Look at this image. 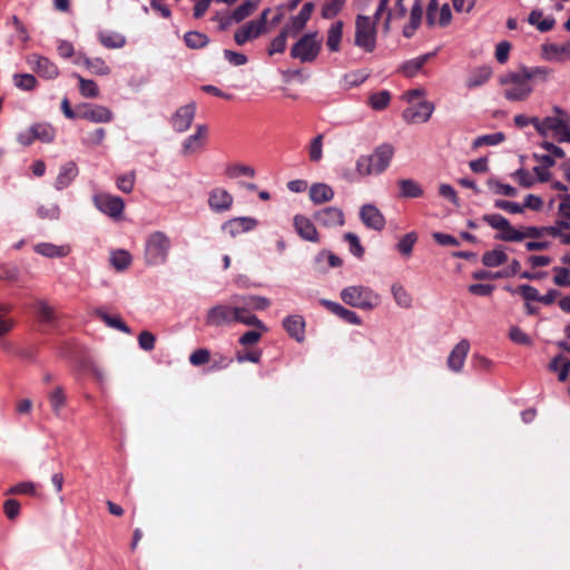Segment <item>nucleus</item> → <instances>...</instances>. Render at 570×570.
Masks as SVG:
<instances>
[{"label":"nucleus","instance_id":"aec40b11","mask_svg":"<svg viewBox=\"0 0 570 570\" xmlns=\"http://www.w3.org/2000/svg\"><path fill=\"white\" fill-rule=\"evenodd\" d=\"M293 225L296 233L304 240L317 243L320 240L318 233L312 220L303 215H295Z\"/></svg>","mask_w":570,"mask_h":570},{"label":"nucleus","instance_id":"f257e3e1","mask_svg":"<svg viewBox=\"0 0 570 570\" xmlns=\"http://www.w3.org/2000/svg\"><path fill=\"white\" fill-rule=\"evenodd\" d=\"M234 322L267 331L266 325L253 313H246L245 308H240L239 303L234 302V297L230 304H217L206 313V324L209 326L219 327Z\"/></svg>","mask_w":570,"mask_h":570},{"label":"nucleus","instance_id":"37998d69","mask_svg":"<svg viewBox=\"0 0 570 570\" xmlns=\"http://www.w3.org/2000/svg\"><path fill=\"white\" fill-rule=\"evenodd\" d=\"M79 81V91L82 97L97 98L99 96V88L94 80L85 79L79 75H75Z\"/></svg>","mask_w":570,"mask_h":570},{"label":"nucleus","instance_id":"c756f323","mask_svg":"<svg viewBox=\"0 0 570 570\" xmlns=\"http://www.w3.org/2000/svg\"><path fill=\"white\" fill-rule=\"evenodd\" d=\"M344 23L341 20L334 22L327 30L326 46L330 51L337 52L341 49Z\"/></svg>","mask_w":570,"mask_h":570},{"label":"nucleus","instance_id":"dca6fc26","mask_svg":"<svg viewBox=\"0 0 570 570\" xmlns=\"http://www.w3.org/2000/svg\"><path fill=\"white\" fill-rule=\"evenodd\" d=\"M470 351V343L468 340H461L450 352L446 364L449 370L454 373H460L463 370L466 356Z\"/></svg>","mask_w":570,"mask_h":570},{"label":"nucleus","instance_id":"b1692460","mask_svg":"<svg viewBox=\"0 0 570 570\" xmlns=\"http://www.w3.org/2000/svg\"><path fill=\"white\" fill-rule=\"evenodd\" d=\"M314 4L312 2H306L303 4L298 14L291 19V23L287 24L286 27L289 28L293 36L297 35L305 28L307 21L312 16Z\"/></svg>","mask_w":570,"mask_h":570},{"label":"nucleus","instance_id":"3c124183","mask_svg":"<svg viewBox=\"0 0 570 570\" xmlns=\"http://www.w3.org/2000/svg\"><path fill=\"white\" fill-rule=\"evenodd\" d=\"M49 401L52 411L56 415L60 414V411L66 404V395L61 386H56L55 390L49 394Z\"/></svg>","mask_w":570,"mask_h":570},{"label":"nucleus","instance_id":"680f3d73","mask_svg":"<svg viewBox=\"0 0 570 570\" xmlns=\"http://www.w3.org/2000/svg\"><path fill=\"white\" fill-rule=\"evenodd\" d=\"M210 360V352L209 350L207 348H198V350H195L190 355H189V362L191 365L194 366H200V365H204L206 363H208Z\"/></svg>","mask_w":570,"mask_h":570},{"label":"nucleus","instance_id":"4d7b16f0","mask_svg":"<svg viewBox=\"0 0 570 570\" xmlns=\"http://www.w3.org/2000/svg\"><path fill=\"white\" fill-rule=\"evenodd\" d=\"M309 159L313 163H318L323 157V135H317L309 144L308 148Z\"/></svg>","mask_w":570,"mask_h":570},{"label":"nucleus","instance_id":"13d9d810","mask_svg":"<svg viewBox=\"0 0 570 570\" xmlns=\"http://www.w3.org/2000/svg\"><path fill=\"white\" fill-rule=\"evenodd\" d=\"M86 68L95 75L105 76L110 72V68L100 58H86Z\"/></svg>","mask_w":570,"mask_h":570},{"label":"nucleus","instance_id":"69168bd1","mask_svg":"<svg viewBox=\"0 0 570 570\" xmlns=\"http://www.w3.org/2000/svg\"><path fill=\"white\" fill-rule=\"evenodd\" d=\"M344 238L350 244L351 253L356 257H362L364 254V248L361 245L357 235L353 233H346Z\"/></svg>","mask_w":570,"mask_h":570},{"label":"nucleus","instance_id":"412c9836","mask_svg":"<svg viewBox=\"0 0 570 570\" xmlns=\"http://www.w3.org/2000/svg\"><path fill=\"white\" fill-rule=\"evenodd\" d=\"M257 225V220L252 217H236L227 220L223 225V230L235 237L242 233L254 229Z\"/></svg>","mask_w":570,"mask_h":570},{"label":"nucleus","instance_id":"49530a36","mask_svg":"<svg viewBox=\"0 0 570 570\" xmlns=\"http://www.w3.org/2000/svg\"><path fill=\"white\" fill-rule=\"evenodd\" d=\"M406 13V8L404 6V0H396L394 7L389 10L387 16L384 21V29L389 31L391 28V22L394 19H402Z\"/></svg>","mask_w":570,"mask_h":570},{"label":"nucleus","instance_id":"9b49d317","mask_svg":"<svg viewBox=\"0 0 570 570\" xmlns=\"http://www.w3.org/2000/svg\"><path fill=\"white\" fill-rule=\"evenodd\" d=\"M433 111L434 105L430 101L423 100L404 109L402 118L409 124H423L431 118Z\"/></svg>","mask_w":570,"mask_h":570},{"label":"nucleus","instance_id":"6e6552de","mask_svg":"<svg viewBox=\"0 0 570 570\" xmlns=\"http://www.w3.org/2000/svg\"><path fill=\"white\" fill-rule=\"evenodd\" d=\"M322 48V39L317 32L304 35L291 49V56L298 59L303 63L314 61L320 55Z\"/></svg>","mask_w":570,"mask_h":570},{"label":"nucleus","instance_id":"a18cd8bd","mask_svg":"<svg viewBox=\"0 0 570 570\" xmlns=\"http://www.w3.org/2000/svg\"><path fill=\"white\" fill-rule=\"evenodd\" d=\"M517 238L513 242H521L525 238H539L547 235L546 227H522L521 229L515 228Z\"/></svg>","mask_w":570,"mask_h":570},{"label":"nucleus","instance_id":"4be33fe9","mask_svg":"<svg viewBox=\"0 0 570 570\" xmlns=\"http://www.w3.org/2000/svg\"><path fill=\"white\" fill-rule=\"evenodd\" d=\"M234 302L239 303L240 308H245L246 313L264 311L271 305L268 298L258 295L234 296Z\"/></svg>","mask_w":570,"mask_h":570},{"label":"nucleus","instance_id":"2eb2a0df","mask_svg":"<svg viewBox=\"0 0 570 570\" xmlns=\"http://www.w3.org/2000/svg\"><path fill=\"white\" fill-rule=\"evenodd\" d=\"M78 117L89 120L91 122H109L112 120V112L109 108L100 105L89 106L83 105L78 108Z\"/></svg>","mask_w":570,"mask_h":570},{"label":"nucleus","instance_id":"7ed1b4c3","mask_svg":"<svg viewBox=\"0 0 570 570\" xmlns=\"http://www.w3.org/2000/svg\"><path fill=\"white\" fill-rule=\"evenodd\" d=\"M499 82L504 88V98L510 101H525L533 92V86L521 66L502 75Z\"/></svg>","mask_w":570,"mask_h":570},{"label":"nucleus","instance_id":"72a5a7b5","mask_svg":"<svg viewBox=\"0 0 570 570\" xmlns=\"http://www.w3.org/2000/svg\"><path fill=\"white\" fill-rule=\"evenodd\" d=\"M397 185L400 188V197L402 198H416L423 195L422 187L411 178L400 179Z\"/></svg>","mask_w":570,"mask_h":570},{"label":"nucleus","instance_id":"4468645a","mask_svg":"<svg viewBox=\"0 0 570 570\" xmlns=\"http://www.w3.org/2000/svg\"><path fill=\"white\" fill-rule=\"evenodd\" d=\"M360 218L367 228L373 230L380 232L385 227L384 215L372 204H365L361 207Z\"/></svg>","mask_w":570,"mask_h":570},{"label":"nucleus","instance_id":"ea45409f","mask_svg":"<svg viewBox=\"0 0 570 570\" xmlns=\"http://www.w3.org/2000/svg\"><path fill=\"white\" fill-rule=\"evenodd\" d=\"M507 261L508 255L500 247L485 252L482 256V263L487 267H498Z\"/></svg>","mask_w":570,"mask_h":570},{"label":"nucleus","instance_id":"423d86ee","mask_svg":"<svg viewBox=\"0 0 570 570\" xmlns=\"http://www.w3.org/2000/svg\"><path fill=\"white\" fill-rule=\"evenodd\" d=\"M376 26L372 18L357 14L355 18L354 45L365 52H373L376 48Z\"/></svg>","mask_w":570,"mask_h":570},{"label":"nucleus","instance_id":"0e129e2a","mask_svg":"<svg viewBox=\"0 0 570 570\" xmlns=\"http://www.w3.org/2000/svg\"><path fill=\"white\" fill-rule=\"evenodd\" d=\"M490 188L495 193L504 196L514 197L517 195V189L508 184H501L495 180H489Z\"/></svg>","mask_w":570,"mask_h":570},{"label":"nucleus","instance_id":"0eeeda50","mask_svg":"<svg viewBox=\"0 0 570 570\" xmlns=\"http://www.w3.org/2000/svg\"><path fill=\"white\" fill-rule=\"evenodd\" d=\"M570 118L546 117L538 119L537 131L542 137L552 136L560 142H570Z\"/></svg>","mask_w":570,"mask_h":570},{"label":"nucleus","instance_id":"473e14b6","mask_svg":"<svg viewBox=\"0 0 570 570\" xmlns=\"http://www.w3.org/2000/svg\"><path fill=\"white\" fill-rule=\"evenodd\" d=\"M528 22L540 32H547L554 27L556 20L552 17L543 18V13L540 10H532L528 17Z\"/></svg>","mask_w":570,"mask_h":570},{"label":"nucleus","instance_id":"a19ab883","mask_svg":"<svg viewBox=\"0 0 570 570\" xmlns=\"http://www.w3.org/2000/svg\"><path fill=\"white\" fill-rule=\"evenodd\" d=\"M292 35V31L286 26L282 29L279 35L275 37L268 48V55L282 53L286 49L287 37Z\"/></svg>","mask_w":570,"mask_h":570},{"label":"nucleus","instance_id":"c9c22d12","mask_svg":"<svg viewBox=\"0 0 570 570\" xmlns=\"http://www.w3.org/2000/svg\"><path fill=\"white\" fill-rule=\"evenodd\" d=\"M109 263L118 272L126 271L131 264V255L124 249L112 250L109 255Z\"/></svg>","mask_w":570,"mask_h":570},{"label":"nucleus","instance_id":"e2e57ef3","mask_svg":"<svg viewBox=\"0 0 570 570\" xmlns=\"http://www.w3.org/2000/svg\"><path fill=\"white\" fill-rule=\"evenodd\" d=\"M117 187L124 193H131L135 186V174H124L117 177Z\"/></svg>","mask_w":570,"mask_h":570},{"label":"nucleus","instance_id":"f03ea898","mask_svg":"<svg viewBox=\"0 0 570 570\" xmlns=\"http://www.w3.org/2000/svg\"><path fill=\"white\" fill-rule=\"evenodd\" d=\"M394 149L391 145L379 146L371 155H363L356 159L355 174L358 177L381 175L391 164Z\"/></svg>","mask_w":570,"mask_h":570},{"label":"nucleus","instance_id":"6ab92c4d","mask_svg":"<svg viewBox=\"0 0 570 570\" xmlns=\"http://www.w3.org/2000/svg\"><path fill=\"white\" fill-rule=\"evenodd\" d=\"M233 196L224 188L217 187L210 190L208 197L209 208L215 213H224L232 208Z\"/></svg>","mask_w":570,"mask_h":570},{"label":"nucleus","instance_id":"58836bf2","mask_svg":"<svg viewBox=\"0 0 570 570\" xmlns=\"http://www.w3.org/2000/svg\"><path fill=\"white\" fill-rule=\"evenodd\" d=\"M492 70L488 66L476 68L468 78L466 86L469 88H476L484 85L491 77Z\"/></svg>","mask_w":570,"mask_h":570},{"label":"nucleus","instance_id":"f3484780","mask_svg":"<svg viewBox=\"0 0 570 570\" xmlns=\"http://www.w3.org/2000/svg\"><path fill=\"white\" fill-rule=\"evenodd\" d=\"M196 106L195 104H188L179 107L171 117L173 128L178 132L186 131L195 118Z\"/></svg>","mask_w":570,"mask_h":570},{"label":"nucleus","instance_id":"6e6d98bb","mask_svg":"<svg viewBox=\"0 0 570 570\" xmlns=\"http://www.w3.org/2000/svg\"><path fill=\"white\" fill-rule=\"evenodd\" d=\"M226 175L230 178H237L240 176L254 177L255 169L247 165L235 164L226 169Z\"/></svg>","mask_w":570,"mask_h":570},{"label":"nucleus","instance_id":"1a4fd4ad","mask_svg":"<svg viewBox=\"0 0 570 570\" xmlns=\"http://www.w3.org/2000/svg\"><path fill=\"white\" fill-rule=\"evenodd\" d=\"M26 62L31 70L45 79H56L59 76L58 66L47 57L38 53H30L27 56Z\"/></svg>","mask_w":570,"mask_h":570},{"label":"nucleus","instance_id":"a878e982","mask_svg":"<svg viewBox=\"0 0 570 570\" xmlns=\"http://www.w3.org/2000/svg\"><path fill=\"white\" fill-rule=\"evenodd\" d=\"M309 198L316 205L324 204L334 198V190L326 184L316 183L309 188Z\"/></svg>","mask_w":570,"mask_h":570},{"label":"nucleus","instance_id":"f8f14e48","mask_svg":"<svg viewBox=\"0 0 570 570\" xmlns=\"http://www.w3.org/2000/svg\"><path fill=\"white\" fill-rule=\"evenodd\" d=\"M482 219L488 223L492 228L498 229L500 233L497 238L504 242H513L517 238L515 228L510 222L500 214L484 215Z\"/></svg>","mask_w":570,"mask_h":570},{"label":"nucleus","instance_id":"8fccbe9b","mask_svg":"<svg viewBox=\"0 0 570 570\" xmlns=\"http://www.w3.org/2000/svg\"><path fill=\"white\" fill-rule=\"evenodd\" d=\"M13 83L21 90H32L37 87V79L31 73H16L13 76Z\"/></svg>","mask_w":570,"mask_h":570},{"label":"nucleus","instance_id":"338daca9","mask_svg":"<svg viewBox=\"0 0 570 570\" xmlns=\"http://www.w3.org/2000/svg\"><path fill=\"white\" fill-rule=\"evenodd\" d=\"M550 51L553 55L552 58L558 61L570 59V41L562 46L552 45Z\"/></svg>","mask_w":570,"mask_h":570},{"label":"nucleus","instance_id":"c03bdc74","mask_svg":"<svg viewBox=\"0 0 570 570\" xmlns=\"http://www.w3.org/2000/svg\"><path fill=\"white\" fill-rule=\"evenodd\" d=\"M346 0H325L322 7L321 14L324 19H332L336 17L343 9Z\"/></svg>","mask_w":570,"mask_h":570},{"label":"nucleus","instance_id":"5701e85b","mask_svg":"<svg viewBox=\"0 0 570 570\" xmlns=\"http://www.w3.org/2000/svg\"><path fill=\"white\" fill-rule=\"evenodd\" d=\"M78 175V167L76 163L68 161L60 167L59 174L56 178L55 187L58 190L67 188Z\"/></svg>","mask_w":570,"mask_h":570},{"label":"nucleus","instance_id":"052dcab7","mask_svg":"<svg viewBox=\"0 0 570 570\" xmlns=\"http://www.w3.org/2000/svg\"><path fill=\"white\" fill-rule=\"evenodd\" d=\"M503 140H504V135L502 132L484 135V136L478 137L474 140L473 147L478 148V147L483 146V145L494 146V145H498V144L502 142Z\"/></svg>","mask_w":570,"mask_h":570},{"label":"nucleus","instance_id":"20e7f679","mask_svg":"<svg viewBox=\"0 0 570 570\" xmlns=\"http://www.w3.org/2000/svg\"><path fill=\"white\" fill-rule=\"evenodd\" d=\"M171 248L169 236L161 232L155 230L150 233L144 246V261L148 266H160L167 262Z\"/></svg>","mask_w":570,"mask_h":570},{"label":"nucleus","instance_id":"864d4df0","mask_svg":"<svg viewBox=\"0 0 570 570\" xmlns=\"http://www.w3.org/2000/svg\"><path fill=\"white\" fill-rule=\"evenodd\" d=\"M185 42L191 49H199L208 43V37L197 31H190L185 35Z\"/></svg>","mask_w":570,"mask_h":570},{"label":"nucleus","instance_id":"603ef678","mask_svg":"<svg viewBox=\"0 0 570 570\" xmlns=\"http://www.w3.org/2000/svg\"><path fill=\"white\" fill-rule=\"evenodd\" d=\"M416 240H417V235L415 233L411 232V233H407L406 235H404L400 239L396 247L403 256L409 257L412 254V250H413V247H414V244L416 243Z\"/></svg>","mask_w":570,"mask_h":570},{"label":"nucleus","instance_id":"a211bd4d","mask_svg":"<svg viewBox=\"0 0 570 570\" xmlns=\"http://www.w3.org/2000/svg\"><path fill=\"white\" fill-rule=\"evenodd\" d=\"M314 219L324 227H336L344 225L343 212L334 206L325 207L314 214Z\"/></svg>","mask_w":570,"mask_h":570},{"label":"nucleus","instance_id":"393cba45","mask_svg":"<svg viewBox=\"0 0 570 570\" xmlns=\"http://www.w3.org/2000/svg\"><path fill=\"white\" fill-rule=\"evenodd\" d=\"M262 33L264 31L261 29V23H255L252 20L235 32L234 39L237 45L242 46L246 41L259 37Z\"/></svg>","mask_w":570,"mask_h":570},{"label":"nucleus","instance_id":"2f4dec72","mask_svg":"<svg viewBox=\"0 0 570 570\" xmlns=\"http://www.w3.org/2000/svg\"><path fill=\"white\" fill-rule=\"evenodd\" d=\"M391 293L397 306L406 309L412 307V295L403 285L400 283H393L391 286Z\"/></svg>","mask_w":570,"mask_h":570},{"label":"nucleus","instance_id":"5fc2aeb1","mask_svg":"<svg viewBox=\"0 0 570 570\" xmlns=\"http://www.w3.org/2000/svg\"><path fill=\"white\" fill-rule=\"evenodd\" d=\"M97 315L109 326L112 328H117L124 333L129 334V327L121 321V318L117 316H110L102 311H97Z\"/></svg>","mask_w":570,"mask_h":570},{"label":"nucleus","instance_id":"ddd939ff","mask_svg":"<svg viewBox=\"0 0 570 570\" xmlns=\"http://www.w3.org/2000/svg\"><path fill=\"white\" fill-rule=\"evenodd\" d=\"M452 13L448 3L440 8L438 0H430L426 9V23L434 26L439 23L445 27L451 22Z\"/></svg>","mask_w":570,"mask_h":570},{"label":"nucleus","instance_id":"cd10ccee","mask_svg":"<svg viewBox=\"0 0 570 570\" xmlns=\"http://www.w3.org/2000/svg\"><path fill=\"white\" fill-rule=\"evenodd\" d=\"M283 326L286 330V332L297 342H302L304 340L305 323L302 316L292 315L286 317L283 321Z\"/></svg>","mask_w":570,"mask_h":570},{"label":"nucleus","instance_id":"bf43d9fd","mask_svg":"<svg viewBox=\"0 0 570 570\" xmlns=\"http://www.w3.org/2000/svg\"><path fill=\"white\" fill-rule=\"evenodd\" d=\"M507 289H509L511 293L520 294L527 302H530V301L539 302V298H540V294H539L538 289L531 285L524 284V285H520L515 289H511L509 287H507Z\"/></svg>","mask_w":570,"mask_h":570},{"label":"nucleus","instance_id":"774afa93","mask_svg":"<svg viewBox=\"0 0 570 570\" xmlns=\"http://www.w3.org/2000/svg\"><path fill=\"white\" fill-rule=\"evenodd\" d=\"M553 271L556 273L553 277V283L561 287H570V269L566 267H554Z\"/></svg>","mask_w":570,"mask_h":570},{"label":"nucleus","instance_id":"9d476101","mask_svg":"<svg viewBox=\"0 0 570 570\" xmlns=\"http://www.w3.org/2000/svg\"><path fill=\"white\" fill-rule=\"evenodd\" d=\"M94 203L101 213L112 218L119 217L125 208V203L120 197L106 193L95 195Z\"/></svg>","mask_w":570,"mask_h":570},{"label":"nucleus","instance_id":"e433bc0d","mask_svg":"<svg viewBox=\"0 0 570 570\" xmlns=\"http://www.w3.org/2000/svg\"><path fill=\"white\" fill-rule=\"evenodd\" d=\"M35 140L43 144H50L55 140L56 130L49 124H33L31 125Z\"/></svg>","mask_w":570,"mask_h":570},{"label":"nucleus","instance_id":"c85d7f7f","mask_svg":"<svg viewBox=\"0 0 570 570\" xmlns=\"http://www.w3.org/2000/svg\"><path fill=\"white\" fill-rule=\"evenodd\" d=\"M207 136V127L205 125H198L196 132L190 135L183 144L184 154H191L199 149Z\"/></svg>","mask_w":570,"mask_h":570},{"label":"nucleus","instance_id":"09e8293b","mask_svg":"<svg viewBox=\"0 0 570 570\" xmlns=\"http://www.w3.org/2000/svg\"><path fill=\"white\" fill-rule=\"evenodd\" d=\"M35 307L39 318L42 322L52 324L56 321L55 309L45 301H38Z\"/></svg>","mask_w":570,"mask_h":570},{"label":"nucleus","instance_id":"4c0bfd02","mask_svg":"<svg viewBox=\"0 0 570 570\" xmlns=\"http://www.w3.org/2000/svg\"><path fill=\"white\" fill-rule=\"evenodd\" d=\"M258 0H246L240 6H238L230 16V19L234 22H240L247 17H249L256 9L258 8Z\"/></svg>","mask_w":570,"mask_h":570},{"label":"nucleus","instance_id":"de8ad7c7","mask_svg":"<svg viewBox=\"0 0 570 570\" xmlns=\"http://www.w3.org/2000/svg\"><path fill=\"white\" fill-rule=\"evenodd\" d=\"M390 100H391L390 92L387 90H382V91L375 92L370 96L368 105L374 110H383L389 106Z\"/></svg>","mask_w":570,"mask_h":570},{"label":"nucleus","instance_id":"79ce46f5","mask_svg":"<svg viewBox=\"0 0 570 570\" xmlns=\"http://www.w3.org/2000/svg\"><path fill=\"white\" fill-rule=\"evenodd\" d=\"M524 70L529 81H547L552 76V70L547 67H525L521 66Z\"/></svg>","mask_w":570,"mask_h":570},{"label":"nucleus","instance_id":"39448f33","mask_svg":"<svg viewBox=\"0 0 570 570\" xmlns=\"http://www.w3.org/2000/svg\"><path fill=\"white\" fill-rule=\"evenodd\" d=\"M341 298L345 304L364 311L375 308L381 302V297L377 293L362 285L345 287L341 292Z\"/></svg>","mask_w":570,"mask_h":570},{"label":"nucleus","instance_id":"bb28decb","mask_svg":"<svg viewBox=\"0 0 570 570\" xmlns=\"http://www.w3.org/2000/svg\"><path fill=\"white\" fill-rule=\"evenodd\" d=\"M423 16V7L421 4V0H415L414 4L412 6L411 12H410V21L409 23L403 28V36L405 38H411L417 28L421 24Z\"/></svg>","mask_w":570,"mask_h":570},{"label":"nucleus","instance_id":"f704fd0d","mask_svg":"<svg viewBox=\"0 0 570 570\" xmlns=\"http://www.w3.org/2000/svg\"><path fill=\"white\" fill-rule=\"evenodd\" d=\"M35 250L46 257H65L69 254V246H57L50 243H41L35 247Z\"/></svg>","mask_w":570,"mask_h":570},{"label":"nucleus","instance_id":"7c9ffc66","mask_svg":"<svg viewBox=\"0 0 570 570\" xmlns=\"http://www.w3.org/2000/svg\"><path fill=\"white\" fill-rule=\"evenodd\" d=\"M432 56H433L432 53H425V55L419 56L416 58H413L411 60H407L400 67L399 70L405 77H409V78L414 77Z\"/></svg>","mask_w":570,"mask_h":570}]
</instances>
